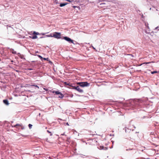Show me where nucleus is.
<instances>
[{"mask_svg": "<svg viewBox=\"0 0 159 159\" xmlns=\"http://www.w3.org/2000/svg\"><path fill=\"white\" fill-rule=\"evenodd\" d=\"M64 84H65V85H69V83H68L66 82H64Z\"/></svg>", "mask_w": 159, "mask_h": 159, "instance_id": "19", "label": "nucleus"}, {"mask_svg": "<svg viewBox=\"0 0 159 159\" xmlns=\"http://www.w3.org/2000/svg\"><path fill=\"white\" fill-rule=\"evenodd\" d=\"M69 86L71 87V88L73 89H74V87H76V86H73L72 84H69Z\"/></svg>", "mask_w": 159, "mask_h": 159, "instance_id": "10", "label": "nucleus"}, {"mask_svg": "<svg viewBox=\"0 0 159 159\" xmlns=\"http://www.w3.org/2000/svg\"><path fill=\"white\" fill-rule=\"evenodd\" d=\"M43 60H47V61H48L49 60L48 58H43Z\"/></svg>", "mask_w": 159, "mask_h": 159, "instance_id": "14", "label": "nucleus"}, {"mask_svg": "<svg viewBox=\"0 0 159 159\" xmlns=\"http://www.w3.org/2000/svg\"><path fill=\"white\" fill-rule=\"evenodd\" d=\"M130 134H132V132L130 133Z\"/></svg>", "mask_w": 159, "mask_h": 159, "instance_id": "24", "label": "nucleus"}, {"mask_svg": "<svg viewBox=\"0 0 159 159\" xmlns=\"http://www.w3.org/2000/svg\"><path fill=\"white\" fill-rule=\"evenodd\" d=\"M32 86H34V87H37L38 89H39V87L38 86L36 85H35V84L32 85Z\"/></svg>", "mask_w": 159, "mask_h": 159, "instance_id": "13", "label": "nucleus"}, {"mask_svg": "<svg viewBox=\"0 0 159 159\" xmlns=\"http://www.w3.org/2000/svg\"><path fill=\"white\" fill-rule=\"evenodd\" d=\"M81 85L80 86L81 87H84L86 86H88L89 85V83H88L87 82H81Z\"/></svg>", "mask_w": 159, "mask_h": 159, "instance_id": "6", "label": "nucleus"}, {"mask_svg": "<svg viewBox=\"0 0 159 159\" xmlns=\"http://www.w3.org/2000/svg\"><path fill=\"white\" fill-rule=\"evenodd\" d=\"M3 102L6 105H8L9 104L7 100H3Z\"/></svg>", "mask_w": 159, "mask_h": 159, "instance_id": "7", "label": "nucleus"}, {"mask_svg": "<svg viewBox=\"0 0 159 159\" xmlns=\"http://www.w3.org/2000/svg\"><path fill=\"white\" fill-rule=\"evenodd\" d=\"M53 93H55L56 94L59 95L58 98H62L64 96L61 93L59 92L58 91H54L52 92Z\"/></svg>", "mask_w": 159, "mask_h": 159, "instance_id": "2", "label": "nucleus"}, {"mask_svg": "<svg viewBox=\"0 0 159 159\" xmlns=\"http://www.w3.org/2000/svg\"><path fill=\"white\" fill-rule=\"evenodd\" d=\"M47 132L48 133H50V136H52V133H51V132L49 131V130H48L47 131Z\"/></svg>", "mask_w": 159, "mask_h": 159, "instance_id": "18", "label": "nucleus"}, {"mask_svg": "<svg viewBox=\"0 0 159 159\" xmlns=\"http://www.w3.org/2000/svg\"><path fill=\"white\" fill-rule=\"evenodd\" d=\"M66 124L67 125H69V124H68V123H67Z\"/></svg>", "mask_w": 159, "mask_h": 159, "instance_id": "22", "label": "nucleus"}, {"mask_svg": "<svg viewBox=\"0 0 159 159\" xmlns=\"http://www.w3.org/2000/svg\"><path fill=\"white\" fill-rule=\"evenodd\" d=\"M157 73V71H152L151 72V73L152 74H154V73Z\"/></svg>", "mask_w": 159, "mask_h": 159, "instance_id": "17", "label": "nucleus"}, {"mask_svg": "<svg viewBox=\"0 0 159 159\" xmlns=\"http://www.w3.org/2000/svg\"><path fill=\"white\" fill-rule=\"evenodd\" d=\"M63 39L70 43L74 44V43L73 40L68 37H63Z\"/></svg>", "mask_w": 159, "mask_h": 159, "instance_id": "3", "label": "nucleus"}, {"mask_svg": "<svg viewBox=\"0 0 159 159\" xmlns=\"http://www.w3.org/2000/svg\"><path fill=\"white\" fill-rule=\"evenodd\" d=\"M151 62H152V63H153L154 62L153 61H152L151 62H145V63H143L142 64H141V65H140V66H141L142 65V64H149L150 63H151Z\"/></svg>", "mask_w": 159, "mask_h": 159, "instance_id": "12", "label": "nucleus"}, {"mask_svg": "<svg viewBox=\"0 0 159 159\" xmlns=\"http://www.w3.org/2000/svg\"><path fill=\"white\" fill-rule=\"evenodd\" d=\"M22 136H23V137H26V136L23 135H22Z\"/></svg>", "mask_w": 159, "mask_h": 159, "instance_id": "23", "label": "nucleus"}, {"mask_svg": "<svg viewBox=\"0 0 159 159\" xmlns=\"http://www.w3.org/2000/svg\"><path fill=\"white\" fill-rule=\"evenodd\" d=\"M11 52L12 53L16 54V52L14 51L13 49H12Z\"/></svg>", "mask_w": 159, "mask_h": 159, "instance_id": "11", "label": "nucleus"}, {"mask_svg": "<svg viewBox=\"0 0 159 159\" xmlns=\"http://www.w3.org/2000/svg\"><path fill=\"white\" fill-rule=\"evenodd\" d=\"M67 4V3H60V7H62L65 6Z\"/></svg>", "mask_w": 159, "mask_h": 159, "instance_id": "9", "label": "nucleus"}, {"mask_svg": "<svg viewBox=\"0 0 159 159\" xmlns=\"http://www.w3.org/2000/svg\"><path fill=\"white\" fill-rule=\"evenodd\" d=\"M33 34H34L35 35L33 36L32 37H30L33 39H37V37L36 35H39V34L38 32H36L35 31H34Z\"/></svg>", "mask_w": 159, "mask_h": 159, "instance_id": "5", "label": "nucleus"}, {"mask_svg": "<svg viewBox=\"0 0 159 159\" xmlns=\"http://www.w3.org/2000/svg\"><path fill=\"white\" fill-rule=\"evenodd\" d=\"M13 126L14 127L17 128V126L22 127V125L21 124H16V125H13Z\"/></svg>", "mask_w": 159, "mask_h": 159, "instance_id": "8", "label": "nucleus"}, {"mask_svg": "<svg viewBox=\"0 0 159 159\" xmlns=\"http://www.w3.org/2000/svg\"><path fill=\"white\" fill-rule=\"evenodd\" d=\"M47 36L48 37H53L52 34L49 35H48Z\"/></svg>", "mask_w": 159, "mask_h": 159, "instance_id": "15", "label": "nucleus"}, {"mask_svg": "<svg viewBox=\"0 0 159 159\" xmlns=\"http://www.w3.org/2000/svg\"><path fill=\"white\" fill-rule=\"evenodd\" d=\"M81 83V82H78V83H77V84L79 85L80 86L81 85V84H82Z\"/></svg>", "mask_w": 159, "mask_h": 159, "instance_id": "21", "label": "nucleus"}, {"mask_svg": "<svg viewBox=\"0 0 159 159\" xmlns=\"http://www.w3.org/2000/svg\"><path fill=\"white\" fill-rule=\"evenodd\" d=\"M28 126L30 129H31L32 128V125L30 124H29L28 125Z\"/></svg>", "mask_w": 159, "mask_h": 159, "instance_id": "16", "label": "nucleus"}, {"mask_svg": "<svg viewBox=\"0 0 159 159\" xmlns=\"http://www.w3.org/2000/svg\"><path fill=\"white\" fill-rule=\"evenodd\" d=\"M49 62H51V61H49Z\"/></svg>", "mask_w": 159, "mask_h": 159, "instance_id": "25", "label": "nucleus"}, {"mask_svg": "<svg viewBox=\"0 0 159 159\" xmlns=\"http://www.w3.org/2000/svg\"><path fill=\"white\" fill-rule=\"evenodd\" d=\"M52 36L57 39H59L61 38V34L60 33L55 32L53 34Z\"/></svg>", "mask_w": 159, "mask_h": 159, "instance_id": "1", "label": "nucleus"}, {"mask_svg": "<svg viewBox=\"0 0 159 159\" xmlns=\"http://www.w3.org/2000/svg\"><path fill=\"white\" fill-rule=\"evenodd\" d=\"M38 57L40 58L41 59H43V57H42L40 55H38Z\"/></svg>", "mask_w": 159, "mask_h": 159, "instance_id": "20", "label": "nucleus"}, {"mask_svg": "<svg viewBox=\"0 0 159 159\" xmlns=\"http://www.w3.org/2000/svg\"><path fill=\"white\" fill-rule=\"evenodd\" d=\"M74 89H75L77 90L80 93H83V90L81 89L79 86H76L75 87H74Z\"/></svg>", "mask_w": 159, "mask_h": 159, "instance_id": "4", "label": "nucleus"}]
</instances>
